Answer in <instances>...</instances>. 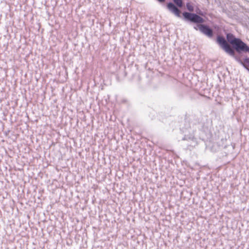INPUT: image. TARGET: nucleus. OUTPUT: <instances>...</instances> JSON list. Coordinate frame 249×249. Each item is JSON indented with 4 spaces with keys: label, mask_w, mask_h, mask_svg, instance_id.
I'll return each mask as SVG.
<instances>
[{
    "label": "nucleus",
    "mask_w": 249,
    "mask_h": 249,
    "mask_svg": "<svg viewBox=\"0 0 249 249\" xmlns=\"http://www.w3.org/2000/svg\"><path fill=\"white\" fill-rule=\"evenodd\" d=\"M197 27L201 33L211 38L213 36V31L208 26L204 24H197Z\"/></svg>",
    "instance_id": "39448f33"
},
{
    "label": "nucleus",
    "mask_w": 249,
    "mask_h": 249,
    "mask_svg": "<svg viewBox=\"0 0 249 249\" xmlns=\"http://www.w3.org/2000/svg\"><path fill=\"white\" fill-rule=\"evenodd\" d=\"M235 49H234V53L233 55H230L232 57H233L236 61H237L239 63H240L241 65L242 64L243 61L237 56L235 55Z\"/></svg>",
    "instance_id": "6e6552de"
},
{
    "label": "nucleus",
    "mask_w": 249,
    "mask_h": 249,
    "mask_svg": "<svg viewBox=\"0 0 249 249\" xmlns=\"http://www.w3.org/2000/svg\"><path fill=\"white\" fill-rule=\"evenodd\" d=\"M226 37L227 41L232 45V48L235 49L238 53H249V46L241 39L235 37L231 33L227 34Z\"/></svg>",
    "instance_id": "f03ea898"
},
{
    "label": "nucleus",
    "mask_w": 249,
    "mask_h": 249,
    "mask_svg": "<svg viewBox=\"0 0 249 249\" xmlns=\"http://www.w3.org/2000/svg\"><path fill=\"white\" fill-rule=\"evenodd\" d=\"M182 140L189 142L190 143H188L189 146L195 147L197 144L196 139L195 137L194 133H191L189 135L185 134L182 138Z\"/></svg>",
    "instance_id": "423d86ee"
},
{
    "label": "nucleus",
    "mask_w": 249,
    "mask_h": 249,
    "mask_svg": "<svg viewBox=\"0 0 249 249\" xmlns=\"http://www.w3.org/2000/svg\"><path fill=\"white\" fill-rule=\"evenodd\" d=\"M174 3L169 2L167 3L166 7L168 11L173 14L175 16L180 18L181 11L178 8L183 6L182 0H173Z\"/></svg>",
    "instance_id": "7ed1b4c3"
},
{
    "label": "nucleus",
    "mask_w": 249,
    "mask_h": 249,
    "mask_svg": "<svg viewBox=\"0 0 249 249\" xmlns=\"http://www.w3.org/2000/svg\"><path fill=\"white\" fill-rule=\"evenodd\" d=\"M217 43L229 55H233L234 49L226 41L223 36H218L216 39Z\"/></svg>",
    "instance_id": "20e7f679"
},
{
    "label": "nucleus",
    "mask_w": 249,
    "mask_h": 249,
    "mask_svg": "<svg viewBox=\"0 0 249 249\" xmlns=\"http://www.w3.org/2000/svg\"><path fill=\"white\" fill-rule=\"evenodd\" d=\"M186 8L190 12H183L182 16L185 21L195 24L203 23L204 22L205 20L203 18L197 14L192 13L194 10V8L190 2L186 3Z\"/></svg>",
    "instance_id": "f257e3e1"
},
{
    "label": "nucleus",
    "mask_w": 249,
    "mask_h": 249,
    "mask_svg": "<svg viewBox=\"0 0 249 249\" xmlns=\"http://www.w3.org/2000/svg\"><path fill=\"white\" fill-rule=\"evenodd\" d=\"M241 65L249 71V58H245Z\"/></svg>",
    "instance_id": "0eeeda50"
},
{
    "label": "nucleus",
    "mask_w": 249,
    "mask_h": 249,
    "mask_svg": "<svg viewBox=\"0 0 249 249\" xmlns=\"http://www.w3.org/2000/svg\"><path fill=\"white\" fill-rule=\"evenodd\" d=\"M157 0L160 3H163L166 0Z\"/></svg>",
    "instance_id": "9d476101"
},
{
    "label": "nucleus",
    "mask_w": 249,
    "mask_h": 249,
    "mask_svg": "<svg viewBox=\"0 0 249 249\" xmlns=\"http://www.w3.org/2000/svg\"><path fill=\"white\" fill-rule=\"evenodd\" d=\"M202 24V23H198V24ZM194 29H195L196 30H197L198 29V27H197V25H196V26H194Z\"/></svg>",
    "instance_id": "1a4fd4ad"
}]
</instances>
